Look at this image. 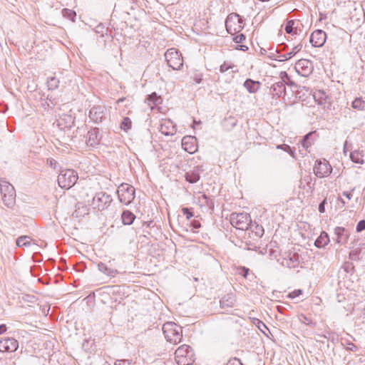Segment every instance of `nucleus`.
I'll list each match as a JSON object with an SVG mask.
<instances>
[{
  "mask_svg": "<svg viewBox=\"0 0 365 365\" xmlns=\"http://www.w3.org/2000/svg\"><path fill=\"white\" fill-rule=\"evenodd\" d=\"M312 135V133H309L306 135H304L303 140H302V145L304 148L307 149L311 146L312 143L309 140V137Z\"/></svg>",
  "mask_w": 365,
  "mask_h": 365,
  "instance_id": "nucleus-38",
  "label": "nucleus"
},
{
  "mask_svg": "<svg viewBox=\"0 0 365 365\" xmlns=\"http://www.w3.org/2000/svg\"><path fill=\"white\" fill-rule=\"evenodd\" d=\"M244 25L243 19L236 13L229 14L225 21L226 29L232 35L239 33L243 29Z\"/></svg>",
  "mask_w": 365,
  "mask_h": 365,
  "instance_id": "nucleus-5",
  "label": "nucleus"
},
{
  "mask_svg": "<svg viewBox=\"0 0 365 365\" xmlns=\"http://www.w3.org/2000/svg\"><path fill=\"white\" fill-rule=\"evenodd\" d=\"M245 36L242 34L237 35L233 38L234 41H235L237 43L243 42L245 41Z\"/></svg>",
  "mask_w": 365,
  "mask_h": 365,
  "instance_id": "nucleus-46",
  "label": "nucleus"
},
{
  "mask_svg": "<svg viewBox=\"0 0 365 365\" xmlns=\"http://www.w3.org/2000/svg\"><path fill=\"white\" fill-rule=\"evenodd\" d=\"M302 48V43H298L297 46H294L289 52L284 53L282 56L285 58V60L290 59L291 58L294 56L299 51H300Z\"/></svg>",
  "mask_w": 365,
  "mask_h": 365,
  "instance_id": "nucleus-29",
  "label": "nucleus"
},
{
  "mask_svg": "<svg viewBox=\"0 0 365 365\" xmlns=\"http://www.w3.org/2000/svg\"><path fill=\"white\" fill-rule=\"evenodd\" d=\"M175 359L178 365H191L194 359V353L191 347L183 344L178 348L175 352Z\"/></svg>",
  "mask_w": 365,
  "mask_h": 365,
  "instance_id": "nucleus-3",
  "label": "nucleus"
},
{
  "mask_svg": "<svg viewBox=\"0 0 365 365\" xmlns=\"http://www.w3.org/2000/svg\"><path fill=\"white\" fill-rule=\"evenodd\" d=\"M236 302L235 295L230 292L225 294L220 300V306L222 307H232Z\"/></svg>",
  "mask_w": 365,
  "mask_h": 365,
  "instance_id": "nucleus-21",
  "label": "nucleus"
},
{
  "mask_svg": "<svg viewBox=\"0 0 365 365\" xmlns=\"http://www.w3.org/2000/svg\"><path fill=\"white\" fill-rule=\"evenodd\" d=\"M202 170H202V166H197V167L194 168V169L192 170H191L190 172H187L186 173V175H185L186 180L190 183H195V182H197L200 178V173Z\"/></svg>",
  "mask_w": 365,
  "mask_h": 365,
  "instance_id": "nucleus-19",
  "label": "nucleus"
},
{
  "mask_svg": "<svg viewBox=\"0 0 365 365\" xmlns=\"http://www.w3.org/2000/svg\"><path fill=\"white\" fill-rule=\"evenodd\" d=\"M163 331L168 341L173 344L180 342L182 339V328L173 322L165 323Z\"/></svg>",
  "mask_w": 365,
  "mask_h": 365,
  "instance_id": "nucleus-2",
  "label": "nucleus"
},
{
  "mask_svg": "<svg viewBox=\"0 0 365 365\" xmlns=\"http://www.w3.org/2000/svg\"><path fill=\"white\" fill-rule=\"evenodd\" d=\"M253 324L263 333H264V329H268L267 326L258 319H254Z\"/></svg>",
  "mask_w": 365,
  "mask_h": 365,
  "instance_id": "nucleus-39",
  "label": "nucleus"
},
{
  "mask_svg": "<svg viewBox=\"0 0 365 365\" xmlns=\"http://www.w3.org/2000/svg\"><path fill=\"white\" fill-rule=\"evenodd\" d=\"M332 171V168L326 159L317 160L314 165V173L318 178L328 176Z\"/></svg>",
  "mask_w": 365,
  "mask_h": 365,
  "instance_id": "nucleus-9",
  "label": "nucleus"
},
{
  "mask_svg": "<svg viewBox=\"0 0 365 365\" xmlns=\"http://www.w3.org/2000/svg\"><path fill=\"white\" fill-rule=\"evenodd\" d=\"M47 164L51 167V168H56V165H57V162L56 160L53 159V158H48L47 159Z\"/></svg>",
  "mask_w": 365,
  "mask_h": 365,
  "instance_id": "nucleus-50",
  "label": "nucleus"
},
{
  "mask_svg": "<svg viewBox=\"0 0 365 365\" xmlns=\"http://www.w3.org/2000/svg\"><path fill=\"white\" fill-rule=\"evenodd\" d=\"M159 130L165 135H173L175 133V125L170 119H162L159 123Z\"/></svg>",
  "mask_w": 365,
  "mask_h": 365,
  "instance_id": "nucleus-13",
  "label": "nucleus"
},
{
  "mask_svg": "<svg viewBox=\"0 0 365 365\" xmlns=\"http://www.w3.org/2000/svg\"><path fill=\"white\" fill-rule=\"evenodd\" d=\"M114 365H134L130 360H118Z\"/></svg>",
  "mask_w": 365,
  "mask_h": 365,
  "instance_id": "nucleus-45",
  "label": "nucleus"
},
{
  "mask_svg": "<svg viewBox=\"0 0 365 365\" xmlns=\"http://www.w3.org/2000/svg\"><path fill=\"white\" fill-rule=\"evenodd\" d=\"M132 127V121L128 118L125 117L120 123V128L125 131H128Z\"/></svg>",
  "mask_w": 365,
  "mask_h": 365,
  "instance_id": "nucleus-35",
  "label": "nucleus"
},
{
  "mask_svg": "<svg viewBox=\"0 0 365 365\" xmlns=\"http://www.w3.org/2000/svg\"><path fill=\"white\" fill-rule=\"evenodd\" d=\"M247 272H248V269H246V272H245V274H244V276H245V277H246V274H247Z\"/></svg>",
  "mask_w": 365,
  "mask_h": 365,
  "instance_id": "nucleus-56",
  "label": "nucleus"
},
{
  "mask_svg": "<svg viewBox=\"0 0 365 365\" xmlns=\"http://www.w3.org/2000/svg\"><path fill=\"white\" fill-rule=\"evenodd\" d=\"M165 58L168 66L173 70H180L183 66V58L181 53L174 48L167 50Z\"/></svg>",
  "mask_w": 365,
  "mask_h": 365,
  "instance_id": "nucleus-7",
  "label": "nucleus"
},
{
  "mask_svg": "<svg viewBox=\"0 0 365 365\" xmlns=\"http://www.w3.org/2000/svg\"><path fill=\"white\" fill-rule=\"evenodd\" d=\"M62 13L64 17H66L71 19V21H74V19L76 16V12L74 11L68 9H63Z\"/></svg>",
  "mask_w": 365,
  "mask_h": 365,
  "instance_id": "nucleus-36",
  "label": "nucleus"
},
{
  "mask_svg": "<svg viewBox=\"0 0 365 365\" xmlns=\"http://www.w3.org/2000/svg\"><path fill=\"white\" fill-rule=\"evenodd\" d=\"M284 76H286L287 77V73H285V72H284Z\"/></svg>",
  "mask_w": 365,
  "mask_h": 365,
  "instance_id": "nucleus-58",
  "label": "nucleus"
},
{
  "mask_svg": "<svg viewBox=\"0 0 365 365\" xmlns=\"http://www.w3.org/2000/svg\"><path fill=\"white\" fill-rule=\"evenodd\" d=\"M197 139L190 135H187L182 139V148L189 153H193L197 150Z\"/></svg>",
  "mask_w": 365,
  "mask_h": 365,
  "instance_id": "nucleus-15",
  "label": "nucleus"
},
{
  "mask_svg": "<svg viewBox=\"0 0 365 365\" xmlns=\"http://www.w3.org/2000/svg\"><path fill=\"white\" fill-rule=\"evenodd\" d=\"M329 242V237L327 232H322L319 237L316 240L314 245L317 247H324Z\"/></svg>",
  "mask_w": 365,
  "mask_h": 365,
  "instance_id": "nucleus-23",
  "label": "nucleus"
},
{
  "mask_svg": "<svg viewBox=\"0 0 365 365\" xmlns=\"http://www.w3.org/2000/svg\"><path fill=\"white\" fill-rule=\"evenodd\" d=\"M326 38V33L322 30L318 29L312 32L310 36V43L314 47H321L324 44Z\"/></svg>",
  "mask_w": 365,
  "mask_h": 365,
  "instance_id": "nucleus-12",
  "label": "nucleus"
},
{
  "mask_svg": "<svg viewBox=\"0 0 365 365\" xmlns=\"http://www.w3.org/2000/svg\"><path fill=\"white\" fill-rule=\"evenodd\" d=\"M77 173L72 169L61 170L58 176V183L61 188L69 189L72 187L78 180Z\"/></svg>",
  "mask_w": 365,
  "mask_h": 365,
  "instance_id": "nucleus-4",
  "label": "nucleus"
},
{
  "mask_svg": "<svg viewBox=\"0 0 365 365\" xmlns=\"http://www.w3.org/2000/svg\"><path fill=\"white\" fill-rule=\"evenodd\" d=\"M202 73L196 72L194 73L193 76L192 77L193 81L195 82V83H200L202 81Z\"/></svg>",
  "mask_w": 365,
  "mask_h": 365,
  "instance_id": "nucleus-42",
  "label": "nucleus"
},
{
  "mask_svg": "<svg viewBox=\"0 0 365 365\" xmlns=\"http://www.w3.org/2000/svg\"><path fill=\"white\" fill-rule=\"evenodd\" d=\"M277 148L284 150V151L289 153L292 156H294L293 152H292L290 146L288 145H286V144L279 145H277Z\"/></svg>",
  "mask_w": 365,
  "mask_h": 365,
  "instance_id": "nucleus-43",
  "label": "nucleus"
},
{
  "mask_svg": "<svg viewBox=\"0 0 365 365\" xmlns=\"http://www.w3.org/2000/svg\"><path fill=\"white\" fill-rule=\"evenodd\" d=\"M334 234L336 236V243L340 245H345L348 242L349 238V232L344 227H335Z\"/></svg>",
  "mask_w": 365,
  "mask_h": 365,
  "instance_id": "nucleus-17",
  "label": "nucleus"
},
{
  "mask_svg": "<svg viewBox=\"0 0 365 365\" xmlns=\"http://www.w3.org/2000/svg\"><path fill=\"white\" fill-rule=\"evenodd\" d=\"M6 331V327L5 324L0 325V334L4 333Z\"/></svg>",
  "mask_w": 365,
  "mask_h": 365,
  "instance_id": "nucleus-53",
  "label": "nucleus"
},
{
  "mask_svg": "<svg viewBox=\"0 0 365 365\" xmlns=\"http://www.w3.org/2000/svg\"><path fill=\"white\" fill-rule=\"evenodd\" d=\"M315 101L320 106L325 107L328 103V98L326 93L322 91H317L314 93Z\"/></svg>",
  "mask_w": 365,
  "mask_h": 365,
  "instance_id": "nucleus-22",
  "label": "nucleus"
},
{
  "mask_svg": "<svg viewBox=\"0 0 365 365\" xmlns=\"http://www.w3.org/2000/svg\"><path fill=\"white\" fill-rule=\"evenodd\" d=\"M0 192L4 205L12 208L16 202V190L9 182L0 180Z\"/></svg>",
  "mask_w": 365,
  "mask_h": 365,
  "instance_id": "nucleus-1",
  "label": "nucleus"
},
{
  "mask_svg": "<svg viewBox=\"0 0 365 365\" xmlns=\"http://www.w3.org/2000/svg\"><path fill=\"white\" fill-rule=\"evenodd\" d=\"M326 203V200H324L319 205V212L321 213H323L324 212V210H325V207H324V205Z\"/></svg>",
  "mask_w": 365,
  "mask_h": 365,
  "instance_id": "nucleus-51",
  "label": "nucleus"
},
{
  "mask_svg": "<svg viewBox=\"0 0 365 365\" xmlns=\"http://www.w3.org/2000/svg\"><path fill=\"white\" fill-rule=\"evenodd\" d=\"M299 321L303 323V324H307V325H309V324H312V320L309 319V318H307L305 315L304 314H301L299 317Z\"/></svg>",
  "mask_w": 365,
  "mask_h": 365,
  "instance_id": "nucleus-44",
  "label": "nucleus"
},
{
  "mask_svg": "<svg viewBox=\"0 0 365 365\" xmlns=\"http://www.w3.org/2000/svg\"><path fill=\"white\" fill-rule=\"evenodd\" d=\"M234 67V64L231 62H224L220 67V73H225L230 68H232Z\"/></svg>",
  "mask_w": 365,
  "mask_h": 365,
  "instance_id": "nucleus-40",
  "label": "nucleus"
},
{
  "mask_svg": "<svg viewBox=\"0 0 365 365\" xmlns=\"http://www.w3.org/2000/svg\"><path fill=\"white\" fill-rule=\"evenodd\" d=\"M19 342L14 338H0V351L14 352L17 350Z\"/></svg>",
  "mask_w": 365,
  "mask_h": 365,
  "instance_id": "nucleus-11",
  "label": "nucleus"
},
{
  "mask_svg": "<svg viewBox=\"0 0 365 365\" xmlns=\"http://www.w3.org/2000/svg\"><path fill=\"white\" fill-rule=\"evenodd\" d=\"M122 221L124 225H131L135 218L133 213L128 210L123 211L121 215Z\"/></svg>",
  "mask_w": 365,
  "mask_h": 365,
  "instance_id": "nucleus-27",
  "label": "nucleus"
},
{
  "mask_svg": "<svg viewBox=\"0 0 365 365\" xmlns=\"http://www.w3.org/2000/svg\"><path fill=\"white\" fill-rule=\"evenodd\" d=\"M244 86L250 93H255L259 88V83L251 79H247L244 83Z\"/></svg>",
  "mask_w": 365,
  "mask_h": 365,
  "instance_id": "nucleus-26",
  "label": "nucleus"
},
{
  "mask_svg": "<svg viewBox=\"0 0 365 365\" xmlns=\"http://www.w3.org/2000/svg\"><path fill=\"white\" fill-rule=\"evenodd\" d=\"M302 289H295L293 292L288 294L287 297L289 299H294L302 294Z\"/></svg>",
  "mask_w": 365,
  "mask_h": 365,
  "instance_id": "nucleus-41",
  "label": "nucleus"
},
{
  "mask_svg": "<svg viewBox=\"0 0 365 365\" xmlns=\"http://www.w3.org/2000/svg\"><path fill=\"white\" fill-rule=\"evenodd\" d=\"M147 101L149 106L153 108V106H157L162 102V98L158 96L155 93H152L147 98Z\"/></svg>",
  "mask_w": 365,
  "mask_h": 365,
  "instance_id": "nucleus-28",
  "label": "nucleus"
},
{
  "mask_svg": "<svg viewBox=\"0 0 365 365\" xmlns=\"http://www.w3.org/2000/svg\"><path fill=\"white\" fill-rule=\"evenodd\" d=\"M297 72L302 76H308L312 73V63L307 59H300L295 63Z\"/></svg>",
  "mask_w": 365,
  "mask_h": 365,
  "instance_id": "nucleus-10",
  "label": "nucleus"
},
{
  "mask_svg": "<svg viewBox=\"0 0 365 365\" xmlns=\"http://www.w3.org/2000/svg\"><path fill=\"white\" fill-rule=\"evenodd\" d=\"M272 89L273 90L274 95L280 96L282 94L285 93V91H286L285 83L283 81H279L272 85Z\"/></svg>",
  "mask_w": 365,
  "mask_h": 365,
  "instance_id": "nucleus-25",
  "label": "nucleus"
},
{
  "mask_svg": "<svg viewBox=\"0 0 365 365\" xmlns=\"http://www.w3.org/2000/svg\"><path fill=\"white\" fill-rule=\"evenodd\" d=\"M294 24H295V22L293 20L287 21V23L285 26V31L287 34H292V33L297 34V31H296V30L294 31Z\"/></svg>",
  "mask_w": 365,
  "mask_h": 365,
  "instance_id": "nucleus-37",
  "label": "nucleus"
},
{
  "mask_svg": "<svg viewBox=\"0 0 365 365\" xmlns=\"http://www.w3.org/2000/svg\"><path fill=\"white\" fill-rule=\"evenodd\" d=\"M299 263V255L296 253H289L283 258L282 264L288 267H296Z\"/></svg>",
  "mask_w": 365,
  "mask_h": 365,
  "instance_id": "nucleus-18",
  "label": "nucleus"
},
{
  "mask_svg": "<svg viewBox=\"0 0 365 365\" xmlns=\"http://www.w3.org/2000/svg\"><path fill=\"white\" fill-rule=\"evenodd\" d=\"M192 225H193L194 228H199L200 227V223L197 220H194L192 222Z\"/></svg>",
  "mask_w": 365,
  "mask_h": 365,
  "instance_id": "nucleus-54",
  "label": "nucleus"
},
{
  "mask_svg": "<svg viewBox=\"0 0 365 365\" xmlns=\"http://www.w3.org/2000/svg\"><path fill=\"white\" fill-rule=\"evenodd\" d=\"M363 157L362 153L358 150H354L350 154L351 160L356 163L362 164L364 163Z\"/></svg>",
  "mask_w": 365,
  "mask_h": 365,
  "instance_id": "nucleus-30",
  "label": "nucleus"
},
{
  "mask_svg": "<svg viewBox=\"0 0 365 365\" xmlns=\"http://www.w3.org/2000/svg\"><path fill=\"white\" fill-rule=\"evenodd\" d=\"M364 230H365V220H363L358 222L356 225V231L361 232Z\"/></svg>",
  "mask_w": 365,
  "mask_h": 365,
  "instance_id": "nucleus-47",
  "label": "nucleus"
},
{
  "mask_svg": "<svg viewBox=\"0 0 365 365\" xmlns=\"http://www.w3.org/2000/svg\"><path fill=\"white\" fill-rule=\"evenodd\" d=\"M109 196L105 193L100 192L96 194L90 204L93 208L98 210L103 209L104 205L108 202Z\"/></svg>",
  "mask_w": 365,
  "mask_h": 365,
  "instance_id": "nucleus-16",
  "label": "nucleus"
},
{
  "mask_svg": "<svg viewBox=\"0 0 365 365\" xmlns=\"http://www.w3.org/2000/svg\"><path fill=\"white\" fill-rule=\"evenodd\" d=\"M352 108L358 110H364L365 109V101L361 98H356L352 102Z\"/></svg>",
  "mask_w": 365,
  "mask_h": 365,
  "instance_id": "nucleus-33",
  "label": "nucleus"
},
{
  "mask_svg": "<svg viewBox=\"0 0 365 365\" xmlns=\"http://www.w3.org/2000/svg\"><path fill=\"white\" fill-rule=\"evenodd\" d=\"M105 110L103 106H95L89 111V118L95 123L101 122L104 118Z\"/></svg>",
  "mask_w": 365,
  "mask_h": 365,
  "instance_id": "nucleus-14",
  "label": "nucleus"
},
{
  "mask_svg": "<svg viewBox=\"0 0 365 365\" xmlns=\"http://www.w3.org/2000/svg\"><path fill=\"white\" fill-rule=\"evenodd\" d=\"M341 200V202L344 205L345 202L343 200Z\"/></svg>",
  "mask_w": 365,
  "mask_h": 365,
  "instance_id": "nucleus-57",
  "label": "nucleus"
},
{
  "mask_svg": "<svg viewBox=\"0 0 365 365\" xmlns=\"http://www.w3.org/2000/svg\"><path fill=\"white\" fill-rule=\"evenodd\" d=\"M182 213L186 215L187 219L191 218L193 215L192 212L190 211V210L187 207H184L182 209Z\"/></svg>",
  "mask_w": 365,
  "mask_h": 365,
  "instance_id": "nucleus-49",
  "label": "nucleus"
},
{
  "mask_svg": "<svg viewBox=\"0 0 365 365\" xmlns=\"http://www.w3.org/2000/svg\"><path fill=\"white\" fill-rule=\"evenodd\" d=\"M249 229H250L252 232H255V235L258 237H261L264 235V228L262 227V226L259 225L256 223L251 222Z\"/></svg>",
  "mask_w": 365,
  "mask_h": 365,
  "instance_id": "nucleus-31",
  "label": "nucleus"
},
{
  "mask_svg": "<svg viewBox=\"0 0 365 365\" xmlns=\"http://www.w3.org/2000/svg\"><path fill=\"white\" fill-rule=\"evenodd\" d=\"M227 365H244L239 359L234 358L228 361Z\"/></svg>",
  "mask_w": 365,
  "mask_h": 365,
  "instance_id": "nucleus-48",
  "label": "nucleus"
},
{
  "mask_svg": "<svg viewBox=\"0 0 365 365\" xmlns=\"http://www.w3.org/2000/svg\"><path fill=\"white\" fill-rule=\"evenodd\" d=\"M117 193L119 200L124 205H129L135 198V188L127 183L121 184Z\"/></svg>",
  "mask_w": 365,
  "mask_h": 365,
  "instance_id": "nucleus-8",
  "label": "nucleus"
},
{
  "mask_svg": "<svg viewBox=\"0 0 365 365\" xmlns=\"http://www.w3.org/2000/svg\"><path fill=\"white\" fill-rule=\"evenodd\" d=\"M354 190V188H353L350 192H344L343 195L345 196L349 200H351Z\"/></svg>",
  "mask_w": 365,
  "mask_h": 365,
  "instance_id": "nucleus-52",
  "label": "nucleus"
},
{
  "mask_svg": "<svg viewBox=\"0 0 365 365\" xmlns=\"http://www.w3.org/2000/svg\"><path fill=\"white\" fill-rule=\"evenodd\" d=\"M251 222L250 215L246 212L232 213L230 215L231 225L238 230H248Z\"/></svg>",
  "mask_w": 365,
  "mask_h": 365,
  "instance_id": "nucleus-6",
  "label": "nucleus"
},
{
  "mask_svg": "<svg viewBox=\"0 0 365 365\" xmlns=\"http://www.w3.org/2000/svg\"><path fill=\"white\" fill-rule=\"evenodd\" d=\"M59 81L55 77H51L47 81L48 88L50 90H54L58 88Z\"/></svg>",
  "mask_w": 365,
  "mask_h": 365,
  "instance_id": "nucleus-34",
  "label": "nucleus"
},
{
  "mask_svg": "<svg viewBox=\"0 0 365 365\" xmlns=\"http://www.w3.org/2000/svg\"><path fill=\"white\" fill-rule=\"evenodd\" d=\"M31 244V239L28 236L19 237L16 240V245L19 247H28Z\"/></svg>",
  "mask_w": 365,
  "mask_h": 365,
  "instance_id": "nucleus-32",
  "label": "nucleus"
},
{
  "mask_svg": "<svg viewBox=\"0 0 365 365\" xmlns=\"http://www.w3.org/2000/svg\"><path fill=\"white\" fill-rule=\"evenodd\" d=\"M125 100V98H120V99H118V100L117 101L116 103H117L118 105H119L121 102H123Z\"/></svg>",
  "mask_w": 365,
  "mask_h": 365,
  "instance_id": "nucleus-55",
  "label": "nucleus"
},
{
  "mask_svg": "<svg viewBox=\"0 0 365 365\" xmlns=\"http://www.w3.org/2000/svg\"><path fill=\"white\" fill-rule=\"evenodd\" d=\"M86 143L90 146H95L99 141V132L97 129H91L87 133Z\"/></svg>",
  "mask_w": 365,
  "mask_h": 365,
  "instance_id": "nucleus-20",
  "label": "nucleus"
},
{
  "mask_svg": "<svg viewBox=\"0 0 365 365\" xmlns=\"http://www.w3.org/2000/svg\"><path fill=\"white\" fill-rule=\"evenodd\" d=\"M98 268L99 271L109 277H115L118 273L116 269L108 267L106 264L103 262L98 263Z\"/></svg>",
  "mask_w": 365,
  "mask_h": 365,
  "instance_id": "nucleus-24",
  "label": "nucleus"
},
{
  "mask_svg": "<svg viewBox=\"0 0 365 365\" xmlns=\"http://www.w3.org/2000/svg\"><path fill=\"white\" fill-rule=\"evenodd\" d=\"M364 314L365 315V308L364 309Z\"/></svg>",
  "mask_w": 365,
  "mask_h": 365,
  "instance_id": "nucleus-59",
  "label": "nucleus"
}]
</instances>
